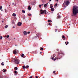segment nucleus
I'll return each instance as SVG.
<instances>
[{"label": "nucleus", "mask_w": 78, "mask_h": 78, "mask_svg": "<svg viewBox=\"0 0 78 78\" xmlns=\"http://www.w3.org/2000/svg\"><path fill=\"white\" fill-rule=\"evenodd\" d=\"M77 13H78V7H76L73 9V13L71 14V16H76Z\"/></svg>", "instance_id": "1"}, {"label": "nucleus", "mask_w": 78, "mask_h": 78, "mask_svg": "<svg viewBox=\"0 0 78 78\" xmlns=\"http://www.w3.org/2000/svg\"><path fill=\"white\" fill-rule=\"evenodd\" d=\"M58 55L57 56V59H60V58L62 57V55H64V54L63 53H61V54H59V53H58Z\"/></svg>", "instance_id": "2"}, {"label": "nucleus", "mask_w": 78, "mask_h": 78, "mask_svg": "<svg viewBox=\"0 0 78 78\" xmlns=\"http://www.w3.org/2000/svg\"><path fill=\"white\" fill-rule=\"evenodd\" d=\"M14 61L15 64H19L20 61L19 60V59L17 58H14Z\"/></svg>", "instance_id": "3"}, {"label": "nucleus", "mask_w": 78, "mask_h": 78, "mask_svg": "<svg viewBox=\"0 0 78 78\" xmlns=\"http://www.w3.org/2000/svg\"><path fill=\"white\" fill-rule=\"evenodd\" d=\"M45 14H46L47 13V11L46 10H45L44 11L43 10H40V13L41 14H42L43 13H44Z\"/></svg>", "instance_id": "4"}, {"label": "nucleus", "mask_w": 78, "mask_h": 78, "mask_svg": "<svg viewBox=\"0 0 78 78\" xmlns=\"http://www.w3.org/2000/svg\"><path fill=\"white\" fill-rule=\"evenodd\" d=\"M66 5V6H68L69 5V1H66L65 2L63 3V5Z\"/></svg>", "instance_id": "5"}, {"label": "nucleus", "mask_w": 78, "mask_h": 78, "mask_svg": "<svg viewBox=\"0 0 78 78\" xmlns=\"http://www.w3.org/2000/svg\"><path fill=\"white\" fill-rule=\"evenodd\" d=\"M22 23H21L20 22H19L17 24L18 26H21Z\"/></svg>", "instance_id": "6"}, {"label": "nucleus", "mask_w": 78, "mask_h": 78, "mask_svg": "<svg viewBox=\"0 0 78 78\" xmlns=\"http://www.w3.org/2000/svg\"><path fill=\"white\" fill-rule=\"evenodd\" d=\"M23 34H24V35H27L28 32H27V31H24L23 32Z\"/></svg>", "instance_id": "7"}, {"label": "nucleus", "mask_w": 78, "mask_h": 78, "mask_svg": "<svg viewBox=\"0 0 78 78\" xmlns=\"http://www.w3.org/2000/svg\"><path fill=\"white\" fill-rule=\"evenodd\" d=\"M41 35V34L40 33L37 34V37H39Z\"/></svg>", "instance_id": "8"}, {"label": "nucleus", "mask_w": 78, "mask_h": 78, "mask_svg": "<svg viewBox=\"0 0 78 78\" xmlns=\"http://www.w3.org/2000/svg\"><path fill=\"white\" fill-rule=\"evenodd\" d=\"M28 9L29 10H31V7L30 5L28 7Z\"/></svg>", "instance_id": "9"}, {"label": "nucleus", "mask_w": 78, "mask_h": 78, "mask_svg": "<svg viewBox=\"0 0 78 78\" xmlns=\"http://www.w3.org/2000/svg\"><path fill=\"white\" fill-rule=\"evenodd\" d=\"M13 53L14 54H16V53H17V51H13Z\"/></svg>", "instance_id": "10"}, {"label": "nucleus", "mask_w": 78, "mask_h": 78, "mask_svg": "<svg viewBox=\"0 0 78 78\" xmlns=\"http://www.w3.org/2000/svg\"><path fill=\"white\" fill-rule=\"evenodd\" d=\"M12 5H14L15 6H16V3H15L14 4V3L13 2L12 3Z\"/></svg>", "instance_id": "11"}, {"label": "nucleus", "mask_w": 78, "mask_h": 78, "mask_svg": "<svg viewBox=\"0 0 78 78\" xmlns=\"http://www.w3.org/2000/svg\"><path fill=\"white\" fill-rule=\"evenodd\" d=\"M60 18H61V16H58L57 17V19H60Z\"/></svg>", "instance_id": "12"}, {"label": "nucleus", "mask_w": 78, "mask_h": 78, "mask_svg": "<svg viewBox=\"0 0 78 78\" xmlns=\"http://www.w3.org/2000/svg\"><path fill=\"white\" fill-rule=\"evenodd\" d=\"M47 4H46L44 5V7H47Z\"/></svg>", "instance_id": "13"}, {"label": "nucleus", "mask_w": 78, "mask_h": 78, "mask_svg": "<svg viewBox=\"0 0 78 78\" xmlns=\"http://www.w3.org/2000/svg\"><path fill=\"white\" fill-rule=\"evenodd\" d=\"M16 16V15L15 13H13L12 14V16H14L15 17Z\"/></svg>", "instance_id": "14"}, {"label": "nucleus", "mask_w": 78, "mask_h": 78, "mask_svg": "<svg viewBox=\"0 0 78 78\" xmlns=\"http://www.w3.org/2000/svg\"><path fill=\"white\" fill-rule=\"evenodd\" d=\"M14 69L16 70H17L18 69V68L17 67H15Z\"/></svg>", "instance_id": "15"}, {"label": "nucleus", "mask_w": 78, "mask_h": 78, "mask_svg": "<svg viewBox=\"0 0 78 78\" xmlns=\"http://www.w3.org/2000/svg\"><path fill=\"white\" fill-rule=\"evenodd\" d=\"M3 72H4V73H5V72H6V69H3Z\"/></svg>", "instance_id": "16"}, {"label": "nucleus", "mask_w": 78, "mask_h": 78, "mask_svg": "<svg viewBox=\"0 0 78 78\" xmlns=\"http://www.w3.org/2000/svg\"><path fill=\"white\" fill-rule=\"evenodd\" d=\"M8 27V25H6V26H5V28H7Z\"/></svg>", "instance_id": "17"}, {"label": "nucleus", "mask_w": 78, "mask_h": 78, "mask_svg": "<svg viewBox=\"0 0 78 78\" xmlns=\"http://www.w3.org/2000/svg\"><path fill=\"white\" fill-rule=\"evenodd\" d=\"M52 4H51L50 5V8H53V6H52Z\"/></svg>", "instance_id": "18"}, {"label": "nucleus", "mask_w": 78, "mask_h": 78, "mask_svg": "<svg viewBox=\"0 0 78 78\" xmlns=\"http://www.w3.org/2000/svg\"><path fill=\"white\" fill-rule=\"evenodd\" d=\"M48 22H52V21L51 20H48Z\"/></svg>", "instance_id": "19"}, {"label": "nucleus", "mask_w": 78, "mask_h": 78, "mask_svg": "<svg viewBox=\"0 0 78 78\" xmlns=\"http://www.w3.org/2000/svg\"><path fill=\"white\" fill-rule=\"evenodd\" d=\"M1 65H2V66H4V62H2V63H1Z\"/></svg>", "instance_id": "20"}, {"label": "nucleus", "mask_w": 78, "mask_h": 78, "mask_svg": "<svg viewBox=\"0 0 78 78\" xmlns=\"http://www.w3.org/2000/svg\"><path fill=\"white\" fill-rule=\"evenodd\" d=\"M62 39H64V38H65V36H64L63 35H62Z\"/></svg>", "instance_id": "21"}, {"label": "nucleus", "mask_w": 78, "mask_h": 78, "mask_svg": "<svg viewBox=\"0 0 78 78\" xmlns=\"http://www.w3.org/2000/svg\"><path fill=\"white\" fill-rule=\"evenodd\" d=\"M51 11H54V9L53 8H51Z\"/></svg>", "instance_id": "22"}, {"label": "nucleus", "mask_w": 78, "mask_h": 78, "mask_svg": "<svg viewBox=\"0 0 78 78\" xmlns=\"http://www.w3.org/2000/svg\"><path fill=\"white\" fill-rule=\"evenodd\" d=\"M23 56H24V54H23L21 55V57H22V58H23Z\"/></svg>", "instance_id": "23"}, {"label": "nucleus", "mask_w": 78, "mask_h": 78, "mask_svg": "<svg viewBox=\"0 0 78 78\" xmlns=\"http://www.w3.org/2000/svg\"><path fill=\"white\" fill-rule=\"evenodd\" d=\"M14 73H15L16 74V75H17V71H15Z\"/></svg>", "instance_id": "24"}, {"label": "nucleus", "mask_w": 78, "mask_h": 78, "mask_svg": "<svg viewBox=\"0 0 78 78\" xmlns=\"http://www.w3.org/2000/svg\"><path fill=\"white\" fill-rule=\"evenodd\" d=\"M22 12H23V13H25V11H24L23 10H22Z\"/></svg>", "instance_id": "25"}, {"label": "nucleus", "mask_w": 78, "mask_h": 78, "mask_svg": "<svg viewBox=\"0 0 78 78\" xmlns=\"http://www.w3.org/2000/svg\"><path fill=\"white\" fill-rule=\"evenodd\" d=\"M40 50H43V48H42V47H41L40 48Z\"/></svg>", "instance_id": "26"}, {"label": "nucleus", "mask_w": 78, "mask_h": 78, "mask_svg": "<svg viewBox=\"0 0 78 78\" xmlns=\"http://www.w3.org/2000/svg\"><path fill=\"white\" fill-rule=\"evenodd\" d=\"M41 6H42V5H39V7H40V8H41Z\"/></svg>", "instance_id": "27"}, {"label": "nucleus", "mask_w": 78, "mask_h": 78, "mask_svg": "<svg viewBox=\"0 0 78 78\" xmlns=\"http://www.w3.org/2000/svg\"><path fill=\"white\" fill-rule=\"evenodd\" d=\"M3 38V37L2 36H0V39H2Z\"/></svg>", "instance_id": "28"}, {"label": "nucleus", "mask_w": 78, "mask_h": 78, "mask_svg": "<svg viewBox=\"0 0 78 78\" xmlns=\"http://www.w3.org/2000/svg\"><path fill=\"white\" fill-rule=\"evenodd\" d=\"M23 69H25V66H23Z\"/></svg>", "instance_id": "29"}, {"label": "nucleus", "mask_w": 78, "mask_h": 78, "mask_svg": "<svg viewBox=\"0 0 78 78\" xmlns=\"http://www.w3.org/2000/svg\"><path fill=\"white\" fill-rule=\"evenodd\" d=\"M57 5H58V4L56 3V4L55 5V7L57 6Z\"/></svg>", "instance_id": "30"}, {"label": "nucleus", "mask_w": 78, "mask_h": 78, "mask_svg": "<svg viewBox=\"0 0 78 78\" xmlns=\"http://www.w3.org/2000/svg\"><path fill=\"white\" fill-rule=\"evenodd\" d=\"M51 58V59H52V60H54V58L53 57V58Z\"/></svg>", "instance_id": "31"}, {"label": "nucleus", "mask_w": 78, "mask_h": 78, "mask_svg": "<svg viewBox=\"0 0 78 78\" xmlns=\"http://www.w3.org/2000/svg\"><path fill=\"white\" fill-rule=\"evenodd\" d=\"M56 59H57V58H54V61H55V60H56Z\"/></svg>", "instance_id": "32"}, {"label": "nucleus", "mask_w": 78, "mask_h": 78, "mask_svg": "<svg viewBox=\"0 0 78 78\" xmlns=\"http://www.w3.org/2000/svg\"><path fill=\"white\" fill-rule=\"evenodd\" d=\"M53 73H55V75H56V73H55V71H54L53 72Z\"/></svg>", "instance_id": "33"}, {"label": "nucleus", "mask_w": 78, "mask_h": 78, "mask_svg": "<svg viewBox=\"0 0 78 78\" xmlns=\"http://www.w3.org/2000/svg\"><path fill=\"white\" fill-rule=\"evenodd\" d=\"M2 9V6H1L0 7V9L1 10Z\"/></svg>", "instance_id": "34"}, {"label": "nucleus", "mask_w": 78, "mask_h": 78, "mask_svg": "<svg viewBox=\"0 0 78 78\" xmlns=\"http://www.w3.org/2000/svg\"><path fill=\"white\" fill-rule=\"evenodd\" d=\"M9 37V35H7L6 36V37H7V38H8V37Z\"/></svg>", "instance_id": "35"}, {"label": "nucleus", "mask_w": 78, "mask_h": 78, "mask_svg": "<svg viewBox=\"0 0 78 78\" xmlns=\"http://www.w3.org/2000/svg\"><path fill=\"white\" fill-rule=\"evenodd\" d=\"M26 67H27V68H28V67H29V66L28 65Z\"/></svg>", "instance_id": "36"}, {"label": "nucleus", "mask_w": 78, "mask_h": 78, "mask_svg": "<svg viewBox=\"0 0 78 78\" xmlns=\"http://www.w3.org/2000/svg\"><path fill=\"white\" fill-rule=\"evenodd\" d=\"M28 16H31V14H29Z\"/></svg>", "instance_id": "37"}, {"label": "nucleus", "mask_w": 78, "mask_h": 78, "mask_svg": "<svg viewBox=\"0 0 78 78\" xmlns=\"http://www.w3.org/2000/svg\"><path fill=\"white\" fill-rule=\"evenodd\" d=\"M49 25H51V23H49L48 24Z\"/></svg>", "instance_id": "38"}, {"label": "nucleus", "mask_w": 78, "mask_h": 78, "mask_svg": "<svg viewBox=\"0 0 78 78\" xmlns=\"http://www.w3.org/2000/svg\"><path fill=\"white\" fill-rule=\"evenodd\" d=\"M28 33V34H30V31L28 32V33Z\"/></svg>", "instance_id": "39"}, {"label": "nucleus", "mask_w": 78, "mask_h": 78, "mask_svg": "<svg viewBox=\"0 0 78 78\" xmlns=\"http://www.w3.org/2000/svg\"><path fill=\"white\" fill-rule=\"evenodd\" d=\"M55 32H56V31H57V29H55Z\"/></svg>", "instance_id": "40"}, {"label": "nucleus", "mask_w": 78, "mask_h": 78, "mask_svg": "<svg viewBox=\"0 0 78 78\" xmlns=\"http://www.w3.org/2000/svg\"><path fill=\"white\" fill-rule=\"evenodd\" d=\"M35 77L36 78H38V77H37V76H36Z\"/></svg>", "instance_id": "41"}, {"label": "nucleus", "mask_w": 78, "mask_h": 78, "mask_svg": "<svg viewBox=\"0 0 78 78\" xmlns=\"http://www.w3.org/2000/svg\"><path fill=\"white\" fill-rule=\"evenodd\" d=\"M57 51H59V49H57Z\"/></svg>", "instance_id": "42"}, {"label": "nucleus", "mask_w": 78, "mask_h": 78, "mask_svg": "<svg viewBox=\"0 0 78 78\" xmlns=\"http://www.w3.org/2000/svg\"><path fill=\"white\" fill-rule=\"evenodd\" d=\"M33 78V77L32 76H31L29 78Z\"/></svg>", "instance_id": "43"}, {"label": "nucleus", "mask_w": 78, "mask_h": 78, "mask_svg": "<svg viewBox=\"0 0 78 78\" xmlns=\"http://www.w3.org/2000/svg\"><path fill=\"white\" fill-rule=\"evenodd\" d=\"M12 28H15V27H13Z\"/></svg>", "instance_id": "44"}, {"label": "nucleus", "mask_w": 78, "mask_h": 78, "mask_svg": "<svg viewBox=\"0 0 78 78\" xmlns=\"http://www.w3.org/2000/svg\"><path fill=\"white\" fill-rule=\"evenodd\" d=\"M27 66H26L25 67V69H27Z\"/></svg>", "instance_id": "45"}, {"label": "nucleus", "mask_w": 78, "mask_h": 78, "mask_svg": "<svg viewBox=\"0 0 78 78\" xmlns=\"http://www.w3.org/2000/svg\"><path fill=\"white\" fill-rule=\"evenodd\" d=\"M43 5H44V4H41V6H43Z\"/></svg>", "instance_id": "46"}, {"label": "nucleus", "mask_w": 78, "mask_h": 78, "mask_svg": "<svg viewBox=\"0 0 78 78\" xmlns=\"http://www.w3.org/2000/svg\"><path fill=\"white\" fill-rule=\"evenodd\" d=\"M4 22V21H2V23H3Z\"/></svg>", "instance_id": "47"}, {"label": "nucleus", "mask_w": 78, "mask_h": 78, "mask_svg": "<svg viewBox=\"0 0 78 78\" xmlns=\"http://www.w3.org/2000/svg\"><path fill=\"white\" fill-rule=\"evenodd\" d=\"M67 44H69V42L68 41L67 42Z\"/></svg>", "instance_id": "48"}, {"label": "nucleus", "mask_w": 78, "mask_h": 78, "mask_svg": "<svg viewBox=\"0 0 78 78\" xmlns=\"http://www.w3.org/2000/svg\"><path fill=\"white\" fill-rule=\"evenodd\" d=\"M51 0H49V2H51Z\"/></svg>", "instance_id": "49"}, {"label": "nucleus", "mask_w": 78, "mask_h": 78, "mask_svg": "<svg viewBox=\"0 0 78 78\" xmlns=\"http://www.w3.org/2000/svg\"><path fill=\"white\" fill-rule=\"evenodd\" d=\"M5 12H6V9H5Z\"/></svg>", "instance_id": "50"}, {"label": "nucleus", "mask_w": 78, "mask_h": 78, "mask_svg": "<svg viewBox=\"0 0 78 78\" xmlns=\"http://www.w3.org/2000/svg\"><path fill=\"white\" fill-rule=\"evenodd\" d=\"M41 53H42V52H40V54H41Z\"/></svg>", "instance_id": "51"}, {"label": "nucleus", "mask_w": 78, "mask_h": 78, "mask_svg": "<svg viewBox=\"0 0 78 78\" xmlns=\"http://www.w3.org/2000/svg\"><path fill=\"white\" fill-rule=\"evenodd\" d=\"M66 43H67V42H65V44H66Z\"/></svg>", "instance_id": "52"}, {"label": "nucleus", "mask_w": 78, "mask_h": 78, "mask_svg": "<svg viewBox=\"0 0 78 78\" xmlns=\"http://www.w3.org/2000/svg\"><path fill=\"white\" fill-rule=\"evenodd\" d=\"M57 2H58V0H57Z\"/></svg>", "instance_id": "53"}, {"label": "nucleus", "mask_w": 78, "mask_h": 78, "mask_svg": "<svg viewBox=\"0 0 78 78\" xmlns=\"http://www.w3.org/2000/svg\"><path fill=\"white\" fill-rule=\"evenodd\" d=\"M54 55H53V56H54Z\"/></svg>", "instance_id": "54"}, {"label": "nucleus", "mask_w": 78, "mask_h": 78, "mask_svg": "<svg viewBox=\"0 0 78 78\" xmlns=\"http://www.w3.org/2000/svg\"><path fill=\"white\" fill-rule=\"evenodd\" d=\"M43 78H44V77H43Z\"/></svg>", "instance_id": "55"}, {"label": "nucleus", "mask_w": 78, "mask_h": 78, "mask_svg": "<svg viewBox=\"0 0 78 78\" xmlns=\"http://www.w3.org/2000/svg\"><path fill=\"white\" fill-rule=\"evenodd\" d=\"M14 39H15V38H14Z\"/></svg>", "instance_id": "56"}, {"label": "nucleus", "mask_w": 78, "mask_h": 78, "mask_svg": "<svg viewBox=\"0 0 78 78\" xmlns=\"http://www.w3.org/2000/svg\"><path fill=\"white\" fill-rule=\"evenodd\" d=\"M1 11H3V10H1Z\"/></svg>", "instance_id": "57"}, {"label": "nucleus", "mask_w": 78, "mask_h": 78, "mask_svg": "<svg viewBox=\"0 0 78 78\" xmlns=\"http://www.w3.org/2000/svg\"><path fill=\"white\" fill-rule=\"evenodd\" d=\"M9 6H10V5H9Z\"/></svg>", "instance_id": "58"}, {"label": "nucleus", "mask_w": 78, "mask_h": 78, "mask_svg": "<svg viewBox=\"0 0 78 78\" xmlns=\"http://www.w3.org/2000/svg\"><path fill=\"white\" fill-rule=\"evenodd\" d=\"M66 45H67V44H66Z\"/></svg>", "instance_id": "59"}, {"label": "nucleus", "mask_w": 78, "mask_h": 78, "mask_svg": "<svg viewBox=\"0 0 78 78\" xmlns=\"http://www.w3.org/2000/svg\"><path fill=\"white\" fill-rule=\"evenodd\" d=\"M55 1H56L57 0H55Z\"/></svg>", "instance_id": "60"}]
</instances>
